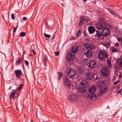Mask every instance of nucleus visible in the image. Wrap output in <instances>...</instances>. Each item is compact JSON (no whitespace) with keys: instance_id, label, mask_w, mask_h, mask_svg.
<instances>
[{"instance_id":"1","label":"nucleus","mask_w":122,"mask_h":122,"mask_svg":"<svg viewBox=\"0 0 122 122\" xmlns=\"http://www.w3.org/2000/svg\"><path fill=\"white\" fill-rule=\"evenodd\" d=\"M80 85L84 86V87L80 86L78 90V92L81 94H86L87 93L86 87L88 85V82L85 80L82 79L80 81Z\"/></svg>"},{"instance_id":"2","label":"nucleus","mask_w":122,"mask_h":122,"mask_svg":"<svg viewBox=\"0 0 122 122\" xmlns=\"http://www.w3.org/2000/svg\"><path fill=\"white\" fill-rule=\"evenodd\" d=\"M96 90V86L92 85L90 86L88 88V92L90 93L87 96V97L90 99L91 100L93 99V98L94 99H96L97 96L96 95L94 94Z\"/></svg>"},{"instance_id":"3","label":"nucleus","mask_w":122,"mask_h":122,"mask_svg":"<svg viewBox=\"0 0 122 122\" xmlns=\"http://www.w3.org/2000/svg\"><path fill=\"white\" fill-rule=\"evenodd\" d=\"M98 21L99 23L94 25L95 27L98 30H102L106 26V23L104 22V19L103 18H101L99 19Z\"/></svg>"},{"instance_id":"4","label":"nucleus","mask_w":122,"mask_h":122,"mask_svg":"<svg viewBox=\"0 0 122 122\" xmlns=\"http://www.w3.org/2000/svg\"><path fill=\"white\" fill-rule=\"evenodd\" d=\"M14 72L16 77L18 79L20 78L23 80H25V76L20 69L15 70Z\"/></svg>"},{"instance_id":"5","label":"nucleus","mask_w":122,"mask_h":122,"mask_svg":"<svg viewBox=\"0 0 122 122\" xmlns=\"http://www.w3.org/2000/svg\"><path fill=\"white\" fill-rule=\"evenodd\" d=\"M74 58V54H72L71 52H69L66 56V58L70 64H72L73 62V61Z\"/></svg>"},{"instance_id":"6","label":"nucleus","mask_w":122,"mask_h":122,"mask_svg":"<svg viewBox=\"0 0 122 122\" xmlns=\"http://www.w3.org/2000/svg\"><path fill=\"white\" fill-rule=\"evenodd\" d=\"M63 83L67 88H70L71 87L70 81L66 76H64L63 78Z\"/></svg>"},{"instance_id":"7","label":"nucleus","mask_w":122,"mask_h":122,"mask_svg":"<svg viewBox=\"0 0 122 122\" xmlns=\"http://www.w3.org/2000/svg\"><path fill=\"white\" fill-rule=\"evenodd\" d=\"M109 73L107 67H104L101 70V75L103 77H106L108 76Z\"/></svg>"},{"instance_id":"8","label":"nucleus","mask_w":122,"mask_h":122,"mask_svg":"<svg viewBox=\"0 0 122 122\" xmlns=\"http://www.w3.org/2000/svg\"><path fill=\"white\" fill-rule=\"evenodd\" d=\"M97 85L100 86V90L103 93H104L107 89L105 83L103 82H101L98 83Z\"/></svg>"},{"instance_id":"9","label":"nucleus","mask_w":122,"mask_h":122,"mask_svg":"<svg viewBox=\"0 0 122 122\" xmlns=\"http://www.w3.org/2000/svg\"><path fill=\"white\" fill-rule=\"evenodd\" d=\"M97 65L96 62L92 60H89L87 64V66L90 69L94 68Z\"/></svg>"},{"instance_id":"10","label":"nucleus","mask_w":122,"mask_h":122,"mask_svg":"<svg viewBox=\"0 0 122 122\" xmlns=\"http://www.w3.org/2000/svg\"><path fill=\"white\" fill-rule=\"evenodd\" d=\"M77 97V96L75 95H70L68 96L67 98L71 102H74L78 100Z\"/></svg>"},{"instance_id":"11","label":"nucleus","mask_w":122,"mask_h":122,"mask_svg":"<svg viewBox=\"0 0 122 122\" xmlns=\"http://www.w3.org/2000/svg\"><path fill=\"white\" fill-rule=\"evenodd\" d=\"M76 74L75 70L72 68H70L69 69L67 75L69 78H71L74 77Z\"/></svg>"},{"instance_id":"12","label":"nucleus","mask_w":122,"mask_h":122,"mask_svg":"<svg viewBox=\"0 0 122 122\" xmlns=\"http://www.w3.org/2000/svg\"><path fill=\"white\" fill-rule=\"evenodd\" d=\"M96 34L92 36L94 37L95 38H97L100 39H102L103 38V33H102V30L101 33L100 32L99 30H96Z\"/></svg>"},{"instance_id":"13","label":"nucleus","mask_w":122,"mask_h":122,"mask_svg":"<svg viewBox=\"0 0 122 122\" xmlns=\"http://www.w3.org/2000/svg\"><path fill=\"white\" fill-rule=\"evenodd\" d=\"M85 52H84V55L86 56L87 57L90 58L93 55L92 52L91 50H85Z\"/></svg>"},{"instance_id":"14","label":"nucleus","mask_w":122,"mask_h":122,"mask_svg":"<svg viewBox=\"0 0 122 122\" xmlns=\"http://www.w3.org/2000/svg\"><path fill=\"white\" fill-rule=\"evenodd\" d=\"M85 78L87 80H92V79L95 76H93V75H92L89 72L86 73L85 74Z\"/></svg>"},{"instance_id":"15","label":"nucleus","mask_w":122,"mask_h":122,"mask_svg":"<svg viewBox=\"0 0 122 122\" xmlns=\"http://www.w3.org/2000/svg\"><path fill=\"white\" fill-rule=\"evenodd\" d=\"M88 30L90 34H92L96 30L94 26L91 25L88 27Z\"/></svg>"},{"instance_id":"16","label":"nucleus","mask_w":122,"mask_h":122,"mask_svg":"<svg viewBox=\"0 0 122 122\" xmlns=\"http://www.w3.org/2000/svg\"><path fill=\"white\" fill-rule=\"evenodd\" d=\"M80 19L83 22V23L86 24L88 21L89 18L86 16L83 15L82 16H81Z\"/></svg>"},{"instance_id":"17","label":"nucleus","mask_w":122,"mask_h":122,"mask_svg":"<svg viewBox=\"0 0 122 122\" xmlns=\"http://www.w3.org/2000/svg\"><path fill=\"white\" fill-rule=\"evenodd\" d=\"M105 53V51L103 52L102 51H99V58L101 60H103L104 59V54Z\"/></svg>"},{"instance_id":"18","label":"nucleus","mask_w":122,"mask_h":122,"mask_svg":"<svg viewBox=\"0 0 122 122\" xmlns=\"http://www.w3.org/2000/svg\"><path fill=\"white\" fill-rule=\"evenodd\" d=\"M79 47L76 46H73L71 50V52L73 53H76L78 51Z\"/></svg>"},{"instance_id":"19","label":"nucleus","mask_w":122,"mask_h":122,"mask_svg":"<svg viewBox=\"0 0 122 122\" xmlns=\"http://www.w3.org/2000/svg\"><path fill=\"white\" fill-rule=\"evenodd\" d=\"M84 46L87 49L86 50H91L93 49H94L95 47H93V48L92 47V46H91V45L89 44L86 43L84 45Z\"/></svg>"},{"instance_id":"20","label":"nucleus","mask_w":122,"mask_h":122,"mask_svg":"<svg viewBox=\"0 0 122 122\" xmlns=\"http://www.w3.org/2000/svg\"><path fill=\"white\" fill-rule=\"evenodd\" d=\"M107 65L108 67L109 68H111L112 66V65L111 62V59L110 57H109L107 58Z\"/></svg>"},{"instance_id":"21","label":"nucleus","mask_w":122,"mask_h":122,"mask_svg":"<svg viewBox=\"0 0 122 122\" xmlns=\"http://www.w3.org/2000/svg\"><path fill=\"white\" fill-rule=\"evenodd\" d=\"M89 60L88 58H86L83 59L82 61V64L83 65H86L89 62Z\"/></svg>"},{"instance_id":"22","label":"nucleus","mask_w":122,"mask_h":122,"mask_svg":"<svg viewBox=\"0 0 122 122\" xmlns=\"http://www.w3.org/2000/svg\"><path fill=\"white\" fill-rule=\"evenodd\" d=\"M57 75L58 76L57 79L59 81L61 79V78L63 76V74L61 72H57Z\"/></svg>"},{"instance_id":"23","label":"nucleus","mask_w":122,"mask_h":122,"mask_svg":"<svg viewBox=\"0 0 122 122\" xmlns=\"http://www.w3.org/2000/svg\"><path fill=\"white\" fill-rule=\"evenodd\" d=\"M22 58H19L15 61V64L16 66H18L22 61Z\"/></svg>"},{"instance_id":"24","label":"nucleus","mask_w":122,"mask_h":122,"mask_svg":"<svg viewBox=\"0 0 122 122\" xmlns=\"http://www.w3.org/2000/svg\"><path fill=\"white\" fill-rule=\"evenodd\" d=\"M102 33L103 34H104V32H107V33L110 34V31L109 30V29L107 28H105L103 29L102 30Z\"/></svg>"},{"instance_id":"25","label":"nucleus","mask_w":122,"mask_h":122,"mask_svg":"<svg viewBox=\"0 0 122 122\" xmlns=\"http://www.w3.org/2000/svg\"><path fill=\"white\" fill-rule=\"evenodd\" d=\"M12 90L14 91L11 92V93L10 94L9 97L10 99L14 98L15 94V91L13 90Z\"/></svg>"},{"instance_id":"26","label":"nucleus","mask_w":122,"mask_h":122,"mask_svg":"<svg viewBox=\"0 0 122 122\" xmlns=\"http://www.w3.org/2000/svg\"><path fill=\"white\" fill-rule=\"evenodd\" d=\"M48 60L47 57L46 55H45L43 57V61L44 63V65H46V63Z\"/></svg>"},{"instance_id":"27","label":"nucleus","mask_w":122,"mask_h":122,"mask_svg":"<svg viewBox=\"0 0 122 122\" xmlns=\"http://www.w3.org/2000/svg\"><path fill=\"white\" fill-rule=\"evenodd\" d=\"M117 63L121 67H122V59L120 58L118 59L117 61Z\"/></svg>"},{"instance_id":"28","label":"nucleus","mask_w":122,"mask_h":122,"mask_svg":"<svg viewBox=\"0 0 122 122\" xmlns=\"http://www.w3.org/2000/svg\"><path fill=\"white\" fill-rule=\"evenodd\" d=\"M78 71L80 75L84 74L85 73V71L82 69H79L78 70Z\"/></svg>"},{"instance_id":"29","label":"nucleus","mask_w":122,"mask_h":122,"mask_svg":"<svg viewBox=\"0 0 122 122\" xmlns=\"http://www.w3.org/2000/svg\"><path fill=\"white\" fill-rule=\"evenodd\" d=\"M93 76H94V77H93L92 79H94V80H97L100 79V76L99 75H93Z\"/></svg>"},{"instance_id":"30","label":"nucleus","mask_w":122,"mask_h":122,"mask_svg":"<svg viewBox=\"0 0 122 122\" xmlns=\"http://www.w3.org/2000/svg\"><path fill=\"white\" fill-rule=\"evenodd\" d=\"M83 23V22L81 20H80V21L78 25V27L79 28H80L82 26Z\"/></svg>"},{"instance_id":"31","label":"nucleus","mask_w":122,"mask_h":122,"mask_svg":"<svg viewBox=\"0 0 122 122\" xmlns=\"http://www.w3.org/2000/svg\"><path fill=\"white\" fill-rule=\"evenodd\" d=\"M24 85V84H21L19 85V88L17 89L18 91L21 90Z\"/></svg>"},{"instance_id":"32","label":"nucleus","mask_w":122,"mask_h":122,"mask_svg":"<svg viewBox=\"0 0 122 122\" xmlns=\"http://www.w3.org/2000/svg\"><path fill=\"white\" fill-rule=\"evenodd\" d=\"M112 52H117V51H118V50L117 49H116L114 47H112Z\"/></svg>"},{"instance_id":"33","label":"nucleus","mask_w":122,"mask_h":122,"mask_svg":"<svg viewBox=\"0 0 122 122\" xmlns=\"http://www.w3.org/2000/svg\"><path fill=\"white\" fill-rule=\"evenodd\" d=\"M26 35V33L24 32H21L20 33V37H24Z\"/></svg>"},{"instance_id":"34","label":"nucleus","mask_w":122,"mask_h":122,"mask_svg":"<svg viewBox=\"0 0 122 122\" xmlns=\"http://www.w3.org/2000/svg\"><path fill=\"white\" fill-rule=\"evenodd\" d=\"M105 27H107V28H109V27L110 28H112L113 26H111V25H109L107 23H106V26Z\"/></svg>"},{"instance_id":"35","label":"nucleus","mask_w":122,"mask_h":122,"mask_svg":"<svg viewBox=\"0 0 122 122\" xmlns=\"http://www.w3.org/2000/svg\"><path fill=\"white\" fill-rule=\"evenodd\" d=\"M17 29V28L16 27H15V28H13V38L14 39V35L15 34L16 32V30Z\"/></svg>"},{"instance_id":"36","label":"nucleus","mask_w":122,"mask_h":122,"mask_svg":"<svg viewBox=\"0 0 122 122\" xmlns=\"http://www.w3.org/2000/svg\"><path fill=\"white\" fill-rule=\"evenodd\" d=\"M110 34L109 33H107V32H104V34H103V38L105 37H107Z\"/></svg>"},{"instance_id":"37","label":"nucleus","mask_w":122,"mask_h":122,"mask_svg":"<svg viewBox=\"0 0 122 122\" xmlns=\"http://www.w3.org/2000/svg\"><path fill=\"white\" fill-rule=\"evenodd\" d=\"M44 35L46 38H49L51 37V35H50L46 34L45 33H44Z\"/></svg>"},{"instance_id":"38","label":"nucleus","mask_w":122,"mask_h":122,"mask_svg":"<svg viewBox=\"0 0 122 122\" xmlns=\"http://www.w3.org/2000/svg\"><path fill=\"white\" fill-rule=\"evenodd\" d=\"M80 29H79L77 31V32L76 33V36L77 37H78L80 35H79V34L80 32Z\"/></svg>"},{"instance_id":"39","label":"nucleus","mask_w":122,"mask_h":122,"mask_svg":"<svg viewBox=\"0 0 122 122\" xmlns=\"http://www.w3.org/2000/svg\"><path fill=\"white\" fill-rule=\"evenodd\" d=\"M104 45L106 47H109L110 46V44L108 43H106Z\"/></svg>"},{"instance_id":"40","label":"nucleus","mask_w":122,"mask_h":122,"mask_svg":"<svg viewBox=\"0 0 122 122\" xmlns=\"http://www.w3.org/2000/svg\"><path fill=\"white\" fill-rule=\"evenodd\" d=\"M105 52V54H104V58L105 57L106 58H108L107 57L108 56V54L106 52Z\"/></svg>"},{"instance_id":"41","label":"nucleus","mask_w":122,"mask_h":122,"mask_svg":"<svg viewBox=\"0 0 122 122\" xmlns=\"http://www.w3.org/2000/svg\"><path fill=\"white\" fill-rule=\"evenodd\" d=\"M83 34L85 36H88V35L87 34L86 32L85 31V30H84L83 32Z\"/></svg>"},{"instance_id":"42","label":"nucleus","mask_w":122,"mask_h":122,"mask_svg":"<svg viewBox=\"0 0 122 122\" xmlns=\"http://www.w3.org/2000/svg\"><path fill=\"white\" fill-rule=\"evenodd\" d=\"M25 63L26 65L28 66L29 65V62L28 61L26 60H25Z\"/></svg>"},{"instance_id":"43","label":"nucleus","mask_w":122,"mask_h":122,"mask_svg":"<svg viewBox=\"0 0 122 122\" xmlns=\"http://www.w3.org/2000/svg\"><path fill=\"white\" fill-rule=\"evenodd\" d=\"M108 11L112 14H113V13H115L112 10L110 9H109L108 10Z\"/></svg>"},{"instance_id":"44","label":"nucleus","mask_w":122,"mask_h":122,"mask_svg":"<svg viewBox=\"0 0 122 122\" xmlns=\"http://www.w3.org/2000/svg\"><path fill=\"white\" fill-rule=\"evenodd\" d=\"M11 19L13 20L15 19V17L14 16V15L13 14H12L11 15Z\"/></svg>"},{"instance_id":"45","label":"nucleus","mask_w":122,"mask_h":122,"mask_svg":"<svg viewBox=\"0 0 122 122\" xmlns=\"http://www.w3.org/2000/svg\"><path fill=\"white\" fill-rule=\"evenodd\" d=\"M116 92L117 93V94H118L119 93L121 95H122V93H121L120 92V90L119 91L117 89L116 91Z\"/></svg>"},{"instance_id":"46","label":"nucleus","mask_w":122,"mask_h":122,"mask_svg":"<svg viewBox=\"0 0 122 122\" xmlns=\"http://www.w3.org/2000/svg\"><path fill=\"white\" fill-rule=\"evenodd\" d=\"M55 54L56 56H57L59 55V52L58 51H56L55 53Z\"/></svg>"},{"instance_id":"47","label":"nucleus","mask_w":122,"mask_h":122,"mask_svg":"<svg viewBox=\"0 0 122 122\" xmlns=\"http://www.w3.org/2000/svg\"><path fill=\"white\" fill-rule=\"evenodd\" d=\"M119 43L117 42V43H116L115 44V46L116 47H118L119 46Z\"/></svg>"},{"instance_id":"48","label":"nucleus","mask_w":122,"mask_h":122,"mask_svg":"<svg viewBox=\"0 0 122 122\" xmlns=\"http://www.w3.org/2000/svg\"><path fill=\"white\" fill-rule=\"evenodd\" d=\"M27 19V17H24L23 18L22 20L23 21H26Z\"/></svg>"},{"instance_id":"49","label":"nucleus","mask_w":122,"mask_h":122,"mask_svg":"<svg viewBox=\"0 0 122 122\" xmlns=\"http://www.w3.org/2000/svg\"><path fill=\"white\" fill-rule=\"evenodd\" d=\"M120 81L117 80V81L115 82H114L113 83L115 85H116L117 84L118 82H120Z\"/></svg>"},{"instance_id":"50","label":"nucleus","mask_w":122,"mask_h":122,"mask_svg":"<svg viewBox=\"0 0 122 122\" xmlns=\"http://www.w3.org/2000/svg\"><path fill=\"white\" fill-rule=\"evenodd\" d=\"M26 52L25 50H23V55L26 54Z\"/></svg>"},{"instance_id":"51","label":"nucleus","mask_w":122,"mask_h":122,"mask_svg":"<svg viewBox=\"0 0 122 122\" xmlns=\"http://www.w3.org/2000/svg\"><path fill=\"white\" fill-rule=\"evenodd\" d=\"M117 41L119 42H120L121 41V37L119 38H117Z\"/></svg>"},{"instance_id":"52","label":"nucleus","mask_w":122,"mask_h":122,"mask_svg":"<svg viewBox=\"0 0 122 122\" xmlns=\"http://www.w3.org/2000/svg\"><path fill=\"white\" fill-rule=\"evenodd\" d=\"M76 39V38L75 37L73 36L71 37V40H75Z\"/></svg>"},{"instance_id":"53","label":"nucleus","mask_w":122,"mask_h":122,"mask_svg":"<svg viewBox=\"0 0 122 122\" xmlns=\"http://www.w3.org/2000/svg\"><path fill=\"white\" fill-rule=\"evenodd\" d=\"M54 37H55V36H54L53 37H52L51 39V40L52 41L54 39Z\"/></svg>"},{"instance_id":"54","label":"nucleus","mask_w":122,"mask_h":122,"mask_svg":"<svg viewBox=\"0 0 122 122\" xmlns=\"http://www.w3.org/2000/svg\"><path fill=\"white\" fill-rule=\"evenodd\" d=\"M32 51L33 53V55H35V52L34 50H32Z\"/></svg>"},{"instance_id":"55","label":"nucleus","mask_w":122,"mask_h":122,"mask_svg":"<svg viewBox=\"0 0 122 122\" xmlns=\"http://www.w3.org/2000/svg\"><path fill=\"white\" fill-rule=\"evenodd\" d=\"M120 92L121 93L122 95V88H121L120 90Z\"/></svg>"},{"instance_id":"56","label":"nucleus","mask_w":122,"mask_h":122,"mask_svg":"<svg viewBox=\"0 0 122 122\" xmlns=\"http://www.w3.org/2000/svg\"><path fill=\"white\" fill-rule=\"evenodd\" d=\"M45 25H47L48 23H47V22L45 21Z\"/></svg>"},{"instance_id":"57","label":"nucleus","mask_w":122,"mask_h":122,"mask_svg":"<svg viewBox=\"0 0 122 122\" xmlns=\"http://www.w3.org/2000/svg\"><path fill=\"white\" fill-rule=\"evenodd\" d=\"M33 56V55H31V54H30L29 55V56H30V57H31V56Z\"/></svg>"},{"instance_id":"58","label":"nucleus","mask_w":122,"mask_h":122,"mask_svg":"<svg viewBox=\"0 0 122 122\" xmlns=\"http://www.w3.org/2000/svg\"><path fill=\"white\" fill-rule=\"evenodd\" d=\"M10 36L8 37V41H9V39L10 38Z\"/></svg>"},{"instance_id":"59","label":"nucleus","mask_w":122,"mask_h":122,"mask_svg":"<svg viewBox=\"0 0 122 122\" xmlns=\"http://www.w3.org/2000/svg\"><path fill=\"white\" fill-rule=\"evenodd\" d=\"M119 88H120L118 86L117 88V89H119Z\"/></svg>"},{"instance_id":"60","label":"nucleus","mask_w":122,"mask_h":122,"mask_svg":"<svg viewBox=\"0 0 122 122\" xmlns=\"http://www.w3.org/2000/svg\"><path fill=\"white\" fill-rule=\"evenodd\" d=\"M115 115H116V113L114 114L113 115V117H114L115 116Z\"/></svg>"},{"instance_id":"61","label":"nucleus","mask_w":122,"mask_h":122,"mask_svg":"<svg viewBox=\"0 0 122 122\" xmlns=\"http://www.w3.org/2000/svg\"><path fill=\"white\" fill-rule=\"evenodd\" d=\"M83 0L84 2H86V1L87 0Z\"/></svg>"},{"instance_id":"62","label":"nucleus","mask_w":122,"mask_h":122,"mask_svg":"<svg viewBox=\"0 0 122 122\" xmlns=\"http://www.w3.org/2000/svg\"><path fill=\"white\" fill-rule=\"evenodd\" d=\"M107 109H108V108H110V107H108V106L107 107Z\"/></svg>"},{"instance_id":"63","label":"nucleus","mask_w":122,"mask_h":122,"mask_svg":"<svg viewBox=\"0 0 122 122\" xmlns=\"http://www.w3.org/2000/svg\"><path fill=\"white\" fill-rule=\"evenodd\" d=\"M18 27V25H17L15 27H16V28H17V27Z\"/></svg>"},{"instance_id":"64","label":"nucleus","mask_w":122,"mask_h":122,"mask_svg":"<svg viewBox=\"0 0 122 122\" xmlns=\"http://www.w3.org/2000/svg\"><path fill=\"white\" fill-rule=\"evenodd\" d=\"M122 39H121V42H122Z\"/></svg>"}]
</instances>
